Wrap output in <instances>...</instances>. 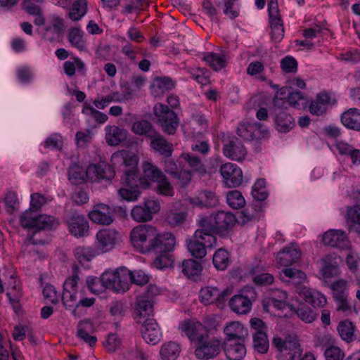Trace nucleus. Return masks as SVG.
<instances>
[{
	"instance_id": "obj_1",
	"label": "nucleus",
	"mask_w": 360,
	"mask_h": 360,
	"mask_svg": "<svg viewBox=\"0 0 360 360\" xmlns=\"http://www.w3.org/2000/svg\"><path fill=\"white\" fill-rule=\"evenodd\" d=\"M20 222L23 228L35 229L32 236L26 239L25 242L27 246L29 245L45 244L46 241L44 240L37 237L40 231L56 229L59 225L58 221L52 216L46 214L32 215L31 212H25L20 217Z\"/></svg>"
},
{
	"instance_id": "obj_2",
	"label": "nucleus",
	"mask_w": 360,
	"mask_h": 360,
	"mask_svg": "<svg viewBox=\"0 0 360 360\" xmlns=\"http://www.w3.org/2000/svg\"><path fill=\"white\" fill-rule=\"evenodd\" d=\"M156 228L148 224L135 226L130 232V239L134 247L141 253H148Z\"/></svg>"
},
{
	"instance_id": "obj_3",
	"label": "nucleus",
	"mask_w": 360,
	"mask_h": 360,
	"mask_svg": "<svg viewBox=\"0 0 360 360\" xmlns=\"http://www.w3.org/2000/svg\"><path fill=\"white\" fill-rule=\"evenodd\" d=\"M153 112L163 132L169 135L176 133L179 124V120L176 112L170 110L167 105L160 103L155 105Z\"/></svg>"
},
{
	"instance_id": "obj_4",
	"label": "nucleus",
	"mask_w": 360,
	"mask_h": 360,
	"mask_svg": "<svg viewBox=\"0 0 360 360\" xmlns=\"http://www.w3.org/2000/svg\"><path fill=\"white\" fill-rule=\"evenodd\" d=\"M131 271L122 267L115 271H106L103 274L105 288L116 292H125L131 284Z\"/></svg>"
},
{
	"instance_id": "obj_5",
	"label": "nucleus",
	"mask_w": 360,
	"mask_h": 360,
	"mask_svg": "<svg viewBox=\"0 0 360 360\" xmlns=\"http://www.w3.org/2000/svg\"><path fill=\"white\" fill-rule=\"evenodd\" d=\"M78 266L72 267V276L68 278L63 284V292L62 295L63 304L67 309H72V314L77 315L76 309L78 307V301L76 296L77 286L79 281L77 275Z\"/></svg>"
},
{
	"instance_id": "obj_6",
	"label": "nucleus",
	"mask_w": 360,
	"mask_h": 360,
	"mask_svg": "<svg viewBox=\"0 0 360 360\" xmlns=\"http://www.w3.org/2000/svg\"><path fill=\"white\" fill-rule=\"evenodd\" d=\"M125 186L118 190V194L122 200L127 201L136 200L141 194L139 183L141 179H138L133 169L124 171V176L122 179Z\"/></svg>"
},
{
	"instance_id": "obj_7",
	"label": "nucleus",
	"mask_w": 360,
	"mask_h": 360,
	"mask_svg": "<svg viewBox=\"0 0 360 360\" xmlns=\"http://www.w3.org/2000/svg\"><path fill=\"white\" fill-rule=\"evenodd\" d=\"M164 171L176 180V184L181 188L186 186L191 181V173L183 169L180 165L170 158H166L164 160Z\"/></svg>"
},
{
	"instance_id": "obj_8",
	"label": "nucleus",
	"mask_w": 360,
	"mask_h": 360,
	"mask_svg": "<svg viewBox=\"0 0 360 360\" xmlns=\"http://www.w3.org/2000/svg\"><path fill=\"white\" fill-rule=\"evenodd\" d=\"M175 243L176 238L172 233L169 232L159 233L156 229L148 252H169L174 249Z\"/></svg>"
},
{
	"instance_id": "obj_9",
	"label": "nucleus",
	"mask_w": 360,
	"mask_h": 360,
	"mask_svg": "<svg viewBox=\"0 0 360 360\" xmlns=\"http://www.w3.org/2000/svg\"><path fill=\"white\" fill-rule=\"evenodd\" d=\"M220 174L224 183L229 188L240 186L243 181V172L236 165L227 162L220 167Z\"/></svg>"
},
{
	"instance_id": "obj_10",
	"label": "nucleus",
	"mask_w": 360,
	"mask_h": 360,
	"mask_svg": "<svg viewBox=\"0 0 360 360\" xmlns=\"http://www.w3.org/2000/svg\"><path fill=\"white\" fill-rule=\"evenodd\" d=\"M237 134L247 141L258 140L264 138L268 133L260 123L241 122L239 124Z\"/></svg>"
},
{
	"instance_id": "obj_11",
	"label": "nucleus",
	"mask_w": 360,
	"mask_h": 360,
	"mask_svg": "<svg viewBox=\"0 0 360 360\" xmlns=\"http://www.w3.org/2000/svg\"><path fill=\"white\" fill-rule=\"evenodd\" d=\"M199 228L195 231V238H205L216 243L217 227L214 214L201 217L198 220Z\"/></svg>"
},
{
	"instance_id": "obj_12",
	"label": "nucleus",
	"mask_w": 360,
	"mask_h": 360,
	"mask_svg": "<svg viewBox=\"0 0 360 360\" xmlns=\"http://www.w3.org/2000/svg\"><path fill=\"white\" fill-rule=\"evenodd\" d=\"M220 352V341L217 338L208 340L200 339L195 350V354L199 359L208 360L217 356Z\"/></svg>"
},
{
	"instance_id": "obj_13",
	"label": "nucleus",
	"mask_w": 360,
	"mask_h": 360,
	"mask_svg": "<svg viewBox=\"0 0 360 360\" xmlns=\"http://www.w3.org/2000/svg\"><path fill=\"white\" fill-rule=\"evenodd\" d=\"M70 233L75 237H84L88 235L89 223L83 214L71 213L67 219Z\"/></svg>"
},
{
	"instance_id": "obj_14",
	"label": "nucleus",
	"mask_w": 360,
	"mask_h": 360,
	"mask_svg": "<svg viewBox=\"0 0 360 360\" xmlns=\"http://www.w3.org/2000/svg\"><path fill=\"white\" fill-rule=\"evenodd\" d=\"M217 227V235L226 236L232 231L237 222L236 217L224 211H219L214 214Z\"/></svg>"
},
{
	"instance_id": "obj_15",
	"label": "nucleus",
	"mask_w": 360,
	"mask_h": 360,
	"mask_svg": "<svg viewBox=\"0 0 360 360\" xmlns=\"http://www.w3.org/2000/svg\"><path fill=\"white\" fill-rule=\"evenodd\" d=\"M141 329L142 338L152 345H156L161 340L162 333L160 328L153 318H148L143 320Z\"/></svg>"
},
{
	"instance_id": "obj_16",
	"label": "nucleus",
	"mask_w": 360,
	"mask_h": 360,
	"mask_svg": "<svg viewBox=\"0 0 360 360\" xmlns=\"http://www.w3.org/2000/svg\"><path fill=\"white\" fill-rule=\"evenodd\" d=\"M322 240L325 245L340 250L348 249L350 246L347 235L341 230H330L326 232Z\"/></svg>"
},
{
	"instance_id": "obj_17",
	"label": "nucleus",
	"mask_w": 360,
	"mask_h": 360,
	"mask_svg": "<svg viewBox=\"0 0 360 360\" xmlns=\"http://www.w3.org/2000/svg\"><path fill=\"white\" fill-rule=\"evenodd\" d=\"M269 15L271 20L272 36L275 39H281L284 29L279 16L278 0H270L268 4Z\"/></svg>"
},
{
	"instance_id": "obj_18",
	"label": "nucleus",
	"mask_w": 360,
	"mask_h": 360,
	"mask_svg": "<svg viewBox=\"0 0 360 360\" xmlns=\"http://www.w3.org/2000/svg\"><path fill=\"white\" fill-rule=\"evenodd\" d=\"M118 232L114 229H103L96 234L97 245L101 254L112 250L117 241Z\"/></svg>"
},
{
	"instance_id": "obj_19",
	"label": "nucleus",
	"mask_w": 360,
	"mask_h": 360,
	"mask_svg": "<svg viewBox=\"0 0 360 360\" xmlns=\"http://www.w3.org/2000/svg\"><path fill=\"white\" fill-rule=\"evenodd\" d=\"M226 157L235 161H242L247 155V150L241 141L237 138H233L224 143L223 148Z\"/></svg>"
},
{
	"instance_id": "obj_20",
	"label": "nucleus",
	"mask_w": 360,
	"mask_h": 360,
	"mask_svg": "<svg viewBox=\"0 0 360 360\" xmlns=\"http://www.w3.org/2000/svg\"><path fill=\"white\" fill-rule=\"evenodd\" d=\"M215 243L205 238H195V233L192 238L187 240V248L191 254L196 258H203L206 254V248H212Z\"/></svg>"
},
{
	"instance_id": "obj_21",
	"label": "nucleus",
	"mask_w": 360,
	"mask_h": 360,
	"mask_svg": "<svg viewBox=\"0 0 360 360\" xmlns=\"http://www.w3.org/2000/svg\"><path fill=\"white\" fill-rule=\"evenodd\" d=\"M341 259L335 255H328L320 259V269L323 277L330 278L339 274Z\"/></svg>"
},
{
	"instance_id": "obj_22",
	"label": "nucleus",
	"mask_w": 360,
	"mask_h": 360,
	"mask_svg": "<svg viewBox=\"0 0 360 360\" xmlns=\"http://www.w3.org/2000/svg\"><path fill=\"white\" fill-rule=\"evenodd\" d=\"M333 297L338 302L337 309L345 311L349 307L347 300V281L344 279H339L331 285Z\"/></svg>"
},
{
	"instance_id": "obj_23",
	"label": "nucleus",
	"mask_w": 360,
	"mask_h": 360,
	"mask_svg": "<svg viewBox=\"0 0 360 360\" xmlns=\"http://www.w3.org/2000/svg\"><path fill=\"white\" fill-rule=\"evenodd\" d=\"M89 219L94 223L101 225H110L113 221L110 208L105 204H98L89 213Z\"/></svg>"
},
{
	"instance_id": "obj_24",
	"label": "nucleus",
	"mask_w": 360,
	"mask_h": 360,
	"mask_svg": "<svg viewBox=\"0 0 360 360\" xmlns=\"http://www.w3.org/2000/svg\"><path fill=\"white\" fill-rule=\"evenodd\" d=\"M301 257V252L297 245L285 247L281 250L277 256L278 263L283 266H290L293 263L297 262Z\"/></svg>"
},
{
	"instance_id": "obj_25",
	"label": "nucleus",
	"mask_w": 360,
	"mask_h": 360,
	"mask_svg": "<svg viewBox=\"0 0 360 360\" xmlns=\"http://www.w3.org/2000/svg\"><path fill=\"white\" fill-rule=\"evenodd\" d=\"M179 328L192 341L203 339L204 326L199 321L186 320L180 323Z\"/></svg>"
},
{
	"instance_id": "obj_26",
	"label": "nucleus",
	"mask_w": 360,
	"mask_h": 360,
	"mask_svg": "<svg viewBox=\"0 0 360 360\" xmlns=\"http://www.w3.org/2000/svg\"><path fill=\"white\" fill-rule=\"evenodd\" d=\"M225 341L242 340L248 337V330L238 321L230 322L224 329Z\"/></svg>"
},
{
	"instance_id": "obj_27",
	"label": "nucleus",
	"mask_w": 360,
	"mask_h": 360,
	"mask_svg": "<svg viewBox=\"0 0 360 360\" xmlns=\"http://www.w3.org/2000/svg\"><path fill=\"white\" fill-rule=\"evenodd\" d=\"M224 353L229 360H241L246 354L245 346L242 340L225 341Z\"/></svg>"
},
{
	"instance_id": "obj_28",
	"label": "nucleus",
	"mask_w": 360,
	"mask_h": 360,
	"mask_svg": "<svg viewBox=\"0 0 360 360\" xmlns=\"http://www.w3.org/2000/svg\"><path fill=\"white\" fill-rule=\"evenodd\" d=\"M251 298H253V296L249 297L248 295H244L243 294L236 295L230 300L229 306L236 313L246 314L251 309Z\"/></svg>"
},
{
	"instance_id": "obj_29",
	"label": "nucleus",
	"mask_w": 360,
	"mask_h": 360,
	"mask_svg": "<svg viewBox=\"0 0 360 360\" xmlns=\"http://www.w3.org/2000/svg\"><path fill=\"white\" fill-rule=\"evenodd\" d=\"M150 146L155 151L163 157L170 158L173 153V144L168 142L163 136L157 134V136L150 139Z\"/></svg>"
},
{
	"instance_id": "obj_30",
	"label": "nucleus",
	"mask_w": 360,
	"mask_h": 360,
	"mask_svg": "<svg viewBox=\"0 0 360 360\" xmlns=\"http://www.w3.org/2000/svg\"><path fill=\"white\" fill-rule=\"evenodd\" d=\"M341 122L347 129L360 131V110L349 108L342 114Z\"/></svg>"
},
{
	"instance_id": "obj_31",
	"label": "nucleus",
	"mask_w": 360,
	"mask_h": 360,
	"mask_svg": "<svg viewBox=\"0 0 360 360\" xmlns=\"http://www.w3.org/2000/svg\"><path fill=\"white\" fill-rule=\"evenodd\" d=\"M128 135L126 129L120 128L117 126H108L105 134V140L108 145L112 146H118L124 141Z\"/></svg>"
},
{
	"instance_id": "obj_32",
	"label": "nucleus",
	"mask_w": 360,
	"mask_h": 360,
	"mask_svg": "<svg viewBox=\"0 0 360 360\" xmlns=\"http://www.w3.org/2000/svg\"><path fill=\"white\" fill-rule=\"evenodd\" d=\"M153 306L151 301L144 296H139L136 299V313L138 318L137 322L142 323L143 320L150 318L153 316Z\"/></svg>"
},
{
	"instance_id": "obj_33",
	"label": "nucleus",
	"mask_w": 360,
	"mask_h": 360,
	"mask_svg": "<svg viewBox=\"0 0 360 360\" xmlns=\"http://www.w3.org/2000/svg\"><path fill=\"white\" fill-rule=\"evenodd\" d=\"M131 131L135 134L145 136L150 139L157 136L158 133L153 124L149 121L145 120L134 122L131 126Z\"/></svg>"
},
{
	"instance_id": "obj_34",
	"label": "nucleus",
	"mask_w": 360,
	"mask_h": 360,
	"mask_svg": "<svg viewBox=\"0 0 360 360\" xmlns=\"http://www.w3.org/2000/svg\"><path fill=\"white\" fill-rule=\"evenodd\" d=\"M94 332V326L91 322L89 321H82L77 326V335L86 342L89 346H94L97 339L95 336L90 334Z\"/></svg>"
},
{
	"instance_id": "obj_35",
	"label": "nucleus",
	"mask_w": 360,
	"mask_h": 360,
	"mask_svg": "<svg viewBox=\"0 0 360 360\" xmlns=\"http://www.w3.org/2000/svg\"><path fill=\"white\" fill-rule=\"evenodd\" d=\"M76 259L80 262H90L96 255L101 254V250L96 245L78 246L74 250Z\"/></svg>"
},
{
	"instance_id": "obj_36",
	"label": "nucleus",
	"mask_w": 360,
	"mask_h": 360,
	"mask_svg": "<svg viewBox=\"0 0 360 360\" xmlns=\"http://www.w3.org/2000/svg\"><path fill=\"white\" fill-rule=\"evenodd\" d=\"M202 270L200 262L193 259H186L182 262V272L189 279L196 281Z\"/></svg>"
},
{
	"instance_id": "obj_37",
	"label": "nucleus",
	"mask_w": 360,
	"mask_h": 360,
	"mask_svg": "<svg viewBox=\"0 0 360 360\" xmlns=\"http://www.w3.org/2000/svg\"><path fill=\"white\" fill-rule=\"evenodd\" d=\"M306 302L311 304L314 307H323L326 304V298L320 292L303 288L301 291Z\"/></svg>"
},
{
	"instance_id": "obj_38",
	"label": "nucleus",
	"mask_w": 360,
	"mask_h": 360,
	"mask_svg": "<svg viewBox=\"0 0 360 360\" xmlns=\"http://www.w3.org/2000/svg\"><path fill=\"white\" fill-rule=\"evenodd\" d=\"M181 352V347L174 342H168L163 344L160 350L162 360H176Z\"/></svg>"
},
{
	"instance_id": "obj_39",
	"label": "nucleus",
	"mask_w": 360,
	"mask_h": 360,
	"mask_svg": "<svg viewBox=\"0 0 360 360\" xmlns=\"http://www.w3.org/2000/svg\"><path fill=\"white\" fill-rule=\"evenodd\" d=\"M275 122L277 129L281 132L289 131L295 126L294 120L292 116L282 110L276 113Z\"/></svg>"
},
{
	"instance_id": "obj_40",
	"label": "nucleus",
	"mask_w": 360,
	"mask_h": 360,
	"mask_svg": "<svg viewBox=\"0 0 360 360\" xmlns=\"http://www.w3.org/2000/svg\"><path fill=\"white\" fill-rule=\"evenodd\" d=\"M288 307L294 312L297 316L306 323H311L316 318V314L308 306L300 304L297 307L292 304H288Z\"/></svg>"
},
{
	"instance_id": "obj_41",
	"label": "nucleus",
	"mask_w": 360,
	"mask_h": 360,
	"mask_svg": "<svg viewBox=\"0 0 360 360\" xmlns=\"http://www.w3.org/2000/svg\"><path fill=\"white\" fill-rule=\"evenodd\" d=\"M250 274L253 276V282L259 285H269L274 282V276L269 273L263 272V267L255 266L250 269Z\"/></svg>"
},
{
	"instance_id": "obj_42",
	"label": "nucleus",
	"mask_w": 360,
	"mask_h": 360,
	"mask_svg": "<svg viewBox=\"0 0 360 360\" xmlns=\"http://www.w3.org/2000/svg\"><path fill=\"white\" fill-rule=\"evenodd\" d=\"M194 203L206 207H214L219 204V200L214 193L205 190L199 193Z\"/></svg>"
},
{
	"instance_id": "obj_43",
	"label": "nucleus",
	"mask_w": 360,
	"mask_h": 360,
	"mask_svg": "<svg viewBox=\"0 0 360 360\" xmlns=\"http://www.w3.org/2000/svg\"><path fill=\"white\" fill-rule=\"evenodd\" d=\"M253 347L261 354H265L269 349V340L265 330H257L253 333Z\"/></svg>"
},
{
	"instance_id": "obj_44",
	"label": "nucleus",
	"mask_w": 360,
	"mask_h": 360,
	"mask_svg": "<svg viewBox=\"0 0 360 360\" xmlns=\"http://www.w3.org/2000/svg\"><path fill=\"white\" fill-rule=\"evenodd\" d=\"M337 329L341 338L347 342H351L356 339L354 327L351 321L347 320L340 322Z\"/></svg>"
},
{
	"instance_id": "obj_45",
	"label": "nucleus",
	"mask_w": 360,
	"mask_h": 360,
	"mask_svg": "<svg viewBox=\"0 0 360 360\" xmlns=\"http://www.w3.org/2000/svg\"><path fill=\"white\" fill-rule=\"evenodd\" d=\"M219 290L214 287H205L201 288L200 291V300L205 304H210L213 302L217 304V298H219Z\"/></svg>"
},
{
	"instance_id": "obj_46",
	"label": "nucleus",
	"mask_w": 360,
	"mask_h": 360,
	"mask_svg": "<svg viewBox=\"0 0 360 360\" xmlns=\"http://www.w3.org/2000/svg\"><path fill=\"white\" fill-rule=\"evenodd\" d=\"M87 2L86 0H76L69 12V17L74 21L80 20L86 13Z\"/></svg>"
},
{
	"instance_id": "obj_47",
	"label": "nucleus",
	"mask_w": 360,
	"mask_h": 360,
	"mask_svg": "<svg viewBox=\"0 0 360 360\" xmlns=\"http://www.w3.org/2000/svg\"><path fill=\"white\" fill-rule=\"evenodd\" d=\"M143 173L144 179L154 182H157L165 174L160 169L150 162L143 163Z\"/></svg>"
},
{
	"instance_id": "obj_48",
	"label": "nucleus",
	"mask_w": 360,
	"mask_h": 360,
	"mask_svg": "<svg viewBox=\"0 0 360 360\" xmlns=\"http://www.w3.org/2000/svg\"><path fill=\"white\" fill-rule=\"evenodd\" d=\"M347 219L352 223L349 225V229L350 231L354 230V231H359L360 228V205H355L353 207L347 209Z\"/></svg>"
},
{
	"instance_id": "obj_49",
	"label": "nucleus",
	"mask_w": 360,
	"mask_h": 360,
	"mask_svg": "<svg viewBox=\"0 0 360 360\" xmlns=\"http://www.w3.org/2000/svg\"><path fill=\"white\" fill-rule=\"evenodd\" d=\"M181 158L185 160L188 166L191 167L193 171L198 172L201 174L206 173V169L202 160L195 155L190 153H184Z\"/></svg>"
},
{
	"instance_id": "obj_50",
	"label": "nucleus",
	"mask_w": 360,
	"mask_h": 360,
	"mask_svg": "<svg viewBox=\"0 0 360 360\" xmlns=\"http://www.w3.org/2000/svg\"><path fill=\"white\" fill-rule=\"evenodd\" d=\"M131 216L137 222L148 221L153 219V216L146 210L143 204L134 206L131 211Z\"/></svg>"
},
{
	"instance_id": "obj_51",
	"label": "nucleus",
	"mask_w": 360,
	"mask_h": 360,
	"mask_svg": "<svg viewBox=\"0 0 360 360\" xmlns=\"http://www.w3.org/2000/svg\"><path fill=\"white\" fill-rule=\"evenodd\" d=\"M156 183L155 191L158 194L165 196H173L174 193V188L165 174Z\"/></svg>"
},
{
	"instance_id": "obj_52",
	"label": "nucleus",
	"mask_w": 360,
	"mask_h": 360,
	"mask_svg": "<svg viewBox=\"0 0 360 360\" xmlns=\"http://www.w3.org/2000/svg\"><path fill=\"white\" fill-rule=\"evenodd\" d=\"M203 59L216 71H219L226 66L225 57L224 56H220L215 53L207 54L204 56Z\"/></svg>"
},
{
	"instance_id": "obj_53",
	"label": "nucleus",
	"mask_w": 360,
	"mask_h": 360,
	"mask_svg": "<svg viewBox=\"0 0 360 360\" xmlns=\"http://www.w3.org/2000/svg\"><path fill=\"white\" fill-rule=\"evenodd\" d=\"M212 262L217 269L224 270L229 263V252L224 249H219L214 253Z\"/></svg>"
},
{
	"instance_id": "obj_54",
	"label": "nucleus",
	"mask_w": 360,
	"mask_h": 360,
	"mask_svg": "<svg viewBox=\"0 0 360 360\" xmlns=\"http://www.w3.org/2000/svg\"><path fill=\"white\" fill-rule=\"evenodd\" d=\"M148 355L139 346L130 347L123 354L124 360H148Z\"/></svg>"
},
{
	"instance_id": "obj_55",
	"label": "nucleus",
	"mask_w": 360,
	"mask_h": 360,
	"mask_svg": "<svg viewBox=\"0 0 360 360\" xmlns=\"http://www.w3.org/2000/svg\"><path fill=\"white\" fill-rule=\"evenodd\" d=\"M265 186L266 180L264 179H259L255 182L252 191V196L255 200L263 201L267 198L268 193Z\"/></svg>"
},
{
	"instance_id": "obj_56",
	"label": "nucleus",
	"mask_w": 360,
	"mask_h": 360,
	"mask_svg": "<svg viewBox=\"0 0 360 360\" xmlns=\"http://www.w3.org/2000/svg\"><path fill=\"white\" fill-rule=\"evenodd\" d=\"M228 204L233 209H239L245 205V201L241 193L237 190L229 191L227 193Z\"/></svg>"
},
{
	"instance_id": "obj_57",
	"label": "nucleus",
	"mask_w": 360,
	"mask_h": 360,
	"mask_svg": "<svg viewBox=\"0 0 360 360\" xmlns=\"http://www.w3.org/2000/svg\"><path fill=\"white\" fill-rule=\"evenodd\" d=\"M115 102H122V99L118 92H112L110 94L102 96L101 98H98L97 99L94 101V104L96 108L99 109L105 108L110 103Z\"/></svg>"
},
{
	"instance_id": "obj_58",
	"label": "nucleus",
	"mask_w": 360,
	"mask_h": 360,
	"mask_svg": "<svg viewBox=\"0 0 360 360\" xmlns=\"http://www.w3.org/2000/svg\"><path fill=\"white\" fill-rule=\"evenodd\" d=\"M186 219L185 212H176L173 211L168 212L165 216L166 222L172 227H176L181 225Z\"/></svg>"
},
{
	"instance_id": "obj_59",
	"label": "nucleus",
	"mask_w": 360,
	"mask_h": 360,
	"mask_svg": "<svg viewBox=\"0 0 360 360\" xmlns=\"http://www.w3.org/2000/svg\"><path fill=\"white\" fill-rule=\"evenodd\" d=\"M68 40L70 43L79 50L84 48V41L82 38V32L77 27L70 30L68 34Z\"/></svg>"
},
{
	"instance_id": "obj_60",
	"label": "nucleus",
	"mask_w": 360,
	"mask_h": 360,
	"mask_svg": "<svg viewBox=\"0 0 360 360\" xmlns=\"http://www.w3.org/2000/svg\"><path fill=\"white\" fill-rule=\"evenodd\" d=\"M84 174L82 167L73 166L68 170V179L72 184L78 185L84 182Z\"/></svg>"
},
{
	"instance_id": "obj_61",
	"label": "nucleus",
	"mask_w": 360,
	"mask_h": 360,
	"mask_svg": "<svg viewBox=\"0 0 360 360\" xmlns=\"http://www.w3.org/2000/svg\"><path fill=\"white\" fill-rule=\"evenodd\" d=\"M88 288L94 294L101 292L105 288V282L103 281V274L101 278L88 277L86 278Z\"/></svg>"
},
{
	"instance_id": "obj_62",
	"label": "nucleus",
	"mask_w": 360,
	"mask_h": 360,
	"mask_svg": "<svg viewBox=\"0 0 360 360\" xmlns=\"http://www.w3.org/2000/svg\"><path fill=\"white\" fill-rule=\"evenodd\" d=\"M174 86L173 81L169 77H156L154 79L151 88L155 89L157 88L161 91V92H164L165 91L172 89Z\"/></svg>"
},
{
	"instance_id": "obj_63",
	"label": "nucleus",
	"mask_w": 360,
	"mask_h": 360,
	"mask_svg": "<svg viewBox=\"0 0 360 360\" xmlns=\"http://www.w3.org/2000/svg\"><path fill=\"white\" fill-rule=\"evenodd\" d=\"M281 68L285 73H295L297 70V62L292 56H286L281 61Z\"/></svg>"
},
{
	"instance_id": "obj_64",
	"label": "nucleus",
	"mask_w": 360,
	"mask_h": 360,
	"mask_svg": "<svg viewBox=\"0 0 360 360\" xmlns=\"http://www.w3.org/2000/svg\"><path fill=\"white\" fill-rule=\"evenodd\" d=\"M326 360H342L344 352L338 347L331 346L324 352Z\"/></svg>"
}]
</instances>
